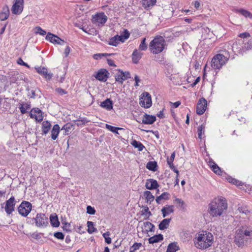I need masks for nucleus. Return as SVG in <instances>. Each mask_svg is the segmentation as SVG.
<instances>
[{
	"label": "nucleus",
	"instance_id": "nucleus-60",
	"mask_svg": "<svg viewBox=\"0 0 252 252\" xmlns=\"http://www.w3.org/2000/svg\"><path fill=\"white\" fill-rule=\"evenodd\" d=\"M71 128H72V125H69V124H66V125H64L63 126L62 129L65 130L66 132H68L71 130Z\"/></svg>",
	"mask_w": 252,
	"mask_h": 252
},
{
	"label": "nucleus",
	"instance_id": "nucleus-24",
	"mask_svg": "<svg viewBox=\"0 0 252 252\" xmlns=\"http://www.w3.org/2000/svg\"><path fill=\"white\" fill-rule=\"evenodd\" d=\"M100 106L110 111L113 109V102L110 99L107 98L100 103Z\"/></svg>",
	"mask_w": 252,
	"mask_h": 252
},
{
	"label": "nucleus",
	"instance_id": "nucleus-28",
	"mask_svg": "<svg viewBox=\"0 0 252 252\" xmlns=\"http://www.w3.org/2000/svg\"><path fill=\"white\" fill-rule=\"evenodd\" d=\"M9 15V10L8 7L6 6L3 8L2 11L0 13V20L4 21L6 20Z\"/></svg>",
	"mask_w": 252,
	"mask_h": 252
},
{
	"label": "nucleus",
	"instance_id": "nucleus-55",
	"mask_svg": "<svg viewBox=\"0 0 252 252\" xmlns=\"http://www.w3.org/2000/svg\"><path fill=\"white\" fill-rule=\"evenodd\" d=\"M109 55H110L107 53L95 54L94 55V58L95 60H98L99 59H101L103 57H106Z\"/></svg>",
	"mask_w": 252,
	"mask_h": 252
},
{
	"label": "nucleus",
	"instance_id": "nucleus-50",
	"mask_svg": "<svg viewBox=\"0 0 252 252\" xmlns=\"http://www.w3.org/2000/svg\"><path fill=\"white\" fill-rule=\"evenodd\" d=\"M34 33L41 35H44L46 34V32L43 30L41 27L37 26L34 28Z\"/></svg>",
	"mask_w": 252,
	"mask_h": 252
},
{
	"label": "nucleus",
	"instance_id": "nucleus-2",
	"mask_svg": "<svg viewBox=\"0 0 252 252\" xmlns=\"http://www.w3.org/2000/svg\"><path fill=\"white\" fill-rule=\"evenodd\" d=\"M195 247L201 250H205L212 246L214 242L213 234L206 231H201L196 234L193 239Z\"/></svg>",
	"mask_w": 252,
	"mask_h": 252
},
{
	"label": "nucleus",
	"instance_id": "nucleus-8",
	"mask_svg": "<svg viewBox=\"0 0 252 252\" xmlns=\"http://www.w3.org/2000/svg\"><path fill=\"white\" fill-rule=\"evenodd\" d=\"M107 19L104 13L99 12L92 16V22L94 24L103 26L106 22Z\"/></svg>",
	"mask_w": 252,
	"mask_h": 252
},
{
	"label": "nucleus",
	"instance_id": "nucleus-43",
	"mask_svg": "<svg viewBox=\"0 0 252 252\" xmlns=\"http://www.w3.org/2000/svg\"><path fill=\"white\" fill-rule=\"evenodd\" d=\"M157 163L156 161H149L147 163L146 168L153 171L157 170Z\"/></svg>",
	"mask_w": 252,
	"mask_h": 252
},
{
	"label": "nucleus",
	"instance_id": "nucleus-25",
	"mask_svg": "<svg viewBox=\"0 0 252 252\" xmlns=\"http://www.w3.org/2000/svg\"><path fill=\"white\" fill-rule=\"evenodd\" d=\"M234 11L236 13L241 14L246 18H249L252 19V14L249 11L245 10L243 8H237L234 10Z\"/></svg>",
	"mask_w": 252,
	"mask_h": 252
},
{
	"label": "nucleus",
	"instance_id": "nucleus-30",
	"mask_svg": "<svg viewBox=\"0 0 252 252\" xmlns=\"http://www.w3.org/2000/svg\"><path fill=\"white\" fill-rule=\"evenodd\" d=\"M179 249L178 243L177 242H173L169 244L167 247L166 252H176Z\"/></svg>",
	"mask_w": 252,
	"mask_h": 252
},
{
	"label": "nucleus",
	"instance_id": "nucleus-19",
	"mask_svg": "<svg viewBox=\"0 0 252 252\" xmlns=\"http://www.w3.org/2000/svg\"><path fill=\"white\" fill-rule=\"evenodd\" d=\"M244 241L245 236L242 234V233H241V231L239 229L236 232L235 236V242L236 244L240 247L244 244Z\"/></svg>",
	"mask_w": 252,
	"mask_h": 252
},
{
	"label": "nucleus",
	"instance_id": "nucleus-52",
	"mask_svg": "<svg viewBox=\"0 0 252 252\" xmlns=\"http://www.w3.org/2000/svg\"><path fill=\"white\" fill-rule=\"evenodd\" d=\"M142 244L140 243H135L130 249V252H134L135 251L138 250L141 246Z\"/></svg>",
	"mask_w": 252,
	"mask_h": 252
},
{
	"label": "nucleus",
	"instance_id": "nucleus-34",
	"mask_svg": "<svg viewBox=\"0 0 252 252\" xmlns=\"http://www.w3.org/2000/svg\"><path fill=\"white\" fill-rule=\"evenodd\" d=\"M169 196L170 195L168 192H163L156 198V201L158 204H159L161 203L162 200H166L169 199Z\"/></svg>",
	"mask_w": 252,
	"mask_h": 252
},
{
	"label": "nucleus",
	"instance_id": "nucleus-11",
	"mask_svg": "<svg viewBox=\"0 0 252 252\" xmlns=\"http://www.w3.org/2000/svg\"><path fill=\"white\" fill-rule=\"evenodd\" d=\"M34 219L37 227L46 226L48 223V218L44 214H37Z\"/></svg>",
	"mask_w": 252,
	"mask_h": 252
},
{
	"label": "nucleus",
	"instance_id": "nucleus-10",
	"mask_svg": "<svg viewBox=\"0 0 252 252\" xmlns=\"http://www.w3.org/2000/svg\"><path fill=\"white\" fill-rule=\"evenodd\" d=\"M140 104L142 107L149 108L152 105V99L151 95L147 92L142 94L140 98Z\"/></svg>",
	"mask_w": 252,
	"mask_h": 252
},
{
	"label": "nucleus",
	"instance_id": "nucleus-22",
	"mask_svg": "<svg viewBox=\"0 0 252 252\" xmlns=\"http://www.w3.org/2000/svg\"><path fill=\"white\" fill-rule=\"evenodd\" d=\"M143 53L138 49H135L132 54V60L134 63H137L143 56Z\"/></svg>",
	"mask_w": 252,
	"mask_h": 252
},
{
	"label": "nucleus",
	"instance_id": "nucleus-35",
	"mask_svg": "<svg viewBox=\"0 0 252 252\" xmlns=\"http://www.w3.org/2000/svg\"><path fill=\"white\" fill-rule=\"evenodd\" d=\"M50 220L51 224L53 226L58 227L59 226L60 222L56 215H51L50 217Z\"/></svg>",
	"mask_w": 252,
	"mask_h": 252
},
{
	"label": "nucleus",
	"instance_id": "nucleus-46",
	"mask_svg": "<svg viewBox=\"0 0 252 252\" xmlns=\"http://www.w3.org/2000/svg\"><path fill=\"white\" fill-rule=\"evenodd\" d=\"M205 126L204 125H200L197 128L198 137L202 139V136L204 134Z\"/></svg>",
	"mask_w": 252,
	"mask_h": 252
},
{
	"label": "nucleus",
	"instance_id": "nucleus-45",
	"mask_svg": "<svg viewBox=\"0 0 252 252\" xmlns=\"http://www.w3.org/2000/svg\"><path fill=\"white\" fill-rule=\"evenodd\" d=\"M87 226H88V232L90 234H92L93 233L97 231V229L96 228L94 227V223L92 221H88L87 222Z\"/></svg>",
	"mask_w": 252,
	"mask_h": 252
},
{
	"label": "nucleus",
	"instance_id": "nucleus-31",
	"mask_svg": "<svg viewBox=\"0 0 252 252\" xmlns=\"http://www.w3.org/2000/svg\"><path fill=\"white\" fill-rule=\"evenodd\" d=\"M51 124L49 122L43 121L42 124V131L43 134H46L49 131L51 128Z\"/></svg>",
	"mask_w": 252,
	"mask_h": 252
},
{
	"label": "nucleus",
	"instance_id": "nucleus-47",
	"mask_svg": "<svg viewBox=\"0 0 252 252\" xmlns=\"http://www.w3.org/2000/svg\"><path fill=\"white\" fill-rule=\"evenodd\" d=\"M144 225L145 228H147L146 230L147 231L152 232L154 231V228L155 226L153 224L151 223L149 221H146L144 223Z\"/></svg>",
	"mask_w": 252,
	"mask_h": 252
},
{
	"label": "nucleus",
	"instance_id": "nucleus-12",
	"mask_svg": "<svg viewBox=\"0 0 252 252\" xmlns=\"http://www.w3.org/2000/svg\"><path fill=\"white\" fill-rule=\"evenodd\" d=\"M24 0H15V2L11 8V11L13 14L19 15L23 10Z\"/></svg>",
	"mask_w": 252,
	"mask_h": 252
},
{
	"label": "nucleus",
	"instance_id": "nucleus-54",
	"mask_svg": "<svg viewBox=\"0 0 252 252\" xmlns=\"http://www.w3.org/2000/svg\"><path fill=\"white\" fill-rule=\"evenodd\" d=\"M174 199L173 202L175 204H179L180 207H183L185 204L183 200L182 199L177 198L176 197H174Z\"/></svg>",
	"mask_w": 252,
	"mask_h": 252
},
{
	"label": "nucleus",
	"instance_id": "nucleus-53",
	"mask_svg": "<svg viewBox=\"0 0 252 252\" xmlns=\"http://www.w3.org/2000/svg\"><path fill=\"white\" fill-rule=\"evenodd\" d=\"M62 224L63 225V228L64 230H65L66 231H70V227L71 225L69 223L65 222V221H62Z\"/></svg>",
	"mask_w": 252,
	"mask_h": 252
},
{
	"label": "nucleus",
	"instance_id": "nucleus-40",
	"mask_svg": "<svg viewBox=\"0 0 252 252\" xmlns=\"http://www.w3.org/2000/svg\"><path fill=\"white\" fill-rule=\"evenodd\" d=\"M105 127L109 131L115 133L116 134H119L118 130H123V128L115 127L111 125L106 124Z\"/></svg>",
	"mask_w": 252,
	"mask_h": 252
},
{
	"label": "nucleus",
	"instance_id": "nucleus-56",
	"mask_svg": "<svg viewBox=\"0 0 252 252\" xmlns=\"http://www.w3.org/2000/svg\"><path fill=\"white\" fill-rule=\"evenodd\" d=\"M87 213L90 215H94L95 213V210L92 206H88L87 207Z\"/></svg>",
	"mask_w": 252,
	"mask_h": 252
},
{
	"label": "nucleus",
	"instance_id": "nucleus-58",
	"mask_svg": "<svg viewBox=\"0 0 252 252\" xmlns=\"http://www.w3.org/2000/svg\"><path fill=\"white\" fill-rule=\"evenodd\" d=\"M55 91L60 95H63L67 94V92L61 88H56Z\"/></svg>",
	"mask_w": 252,
	"mask_h": 252
},
{
	"label": "nucleus",
	"instance_id": "nucleus-6",
	"mask_svg": "<svg viewBox=\"0 0 252 252\" xmlns=\"http://www.w3.org/2000/svg\"><path fill=\"white\" fill-rule=\"evenodd\" d=\"M243 42V45L241 47H239L237 43L233 46V49H237V52L242 55L247 51L252 50V37L249 40L244 39Z\"/></svg>",
	"mask_w": 252,
	"mask_h": 252
},
{
	"label": "nucleus",
	"instance_id": "nucleus-13",
	"mask_svg": "<svg viewBox=\"0 0 252 252\" xmlns=\"http://www.w3.org/2000/svg\"><path fill=\"white\" fill-rule=\"evenodd\" d=\"M35 69L38 74L43 76L47 80H50L53 77V73L49 72L46 67L36 66Z\"/></svg>",
	"mask_w": 252,
	"mask_h": 252
},
{
	"label": "nucleus",
	"instance_id": "nucleus-57",
	"mask_svg": "<svg viewBox=\"0 0 252 252\" xmlns=\"http://www.w3.org/2000/svg\"><path fill=\"white\" fill-rule=\"evenodd\" d=\"M54 236L59 240H63L64 239V235L62 232H57L54 234Z\"/></svg>",
	"mask_w": 252,
	"mask_h": 252
},
{
	"label": "nucleus",
	"instance_id": "nucleus-5",
	"mask_svg": "<svg viewBox=\"0 0 252 252\" xmlns=\"http://www.w3.org/2000/svg\"><path fill=\"white\" fill-rule=\"evenodd\" d=\"M130 33L127 30H124V32L120 35H117L112 37L109 41V44L116 46L120 42H124L129 37Z\"/></svg>",
	"mask_w": 252,
	"mask_h": 252
},
{
	"label": "nucleus",
	"instance_id": "nucleus-26",
	"mask_svg": "<svg viewBox=\"0 0 252 252\" xmlns=\"http://www.w3.org/2000/svg\"><path fill=\"white\" fill-rule=\"evenodd\" d=\"M60 130V127L59 125H55L51 130V138L53 140H56L58 136Z\"/></svg>",
	"mask_w": 252,
	"mask_h": 252
},
{
	"label": "nucleus",
	"instance_id": "nucleus-42",
	"mask_svg": "<svg viewBox=\"0 0 252 252\" xmlns=\"http://www.w3.org/2000/svg\"><path fill=\"white\" fill-rule=\"evenodd\" d=\"M131 144L134 148H137L139 151H142L145 148L144 146L141 142L135 140H133Z\"/></svg>",
	"mask_w": 252,
	"mask_h": 252
},
{
	"label": "nucleus",
	"instance_id": "nucleus-37",
	"mask_svg": "<svg viewBox=\"0 0 252 252\" xmlns=\"http://www.w3.org/2000/svg\"><path fill=\"white\" fill-rule=\"evenodd\" d=\"M31 108V105L29 103H21L20 104L19 109L22 114L27 113V110Z\"/></svg>",
	"mask_w": 252,
	"mask_h": 252
},
{
	"label": "nucleus",
	"instance_id": "nucleus-18",
	"mask_svg": "<svg viewBox=\"0 0 252 252\" xmlns=\"http://www.w3.org/2000/svg\"><path fill=\"white\" fill-rule=\"evenodd\" d=\"M130 74L128 72L119 71L115 75L116 81L122 84L123 82L128 78H129Z\"/></svg>",
	"mask_w": 252,
	"mask_h": 252
},
{
	"label": "nucleus",
	"instance_id": "nucleus-49",
	"mask_svg": "<svg viewBox=\"0 0 252 252\" xmlns=\"http://www.w3.org/2000/svg\"><path fill=\"white\" fill-rule=\"evenodd\" d=\"M227 181L234 185H235L237 186H240L242 185V183L239 181L236 180L234 178H233L231 177H228L227 179Z\"/></svg>",
	"mask_w": 252,
	"mask_h": 252
},
{
	"label": "nucleus",
	"instance_id": "nucleus-59",
	"mask_svg": "<svg viewBox=\"0 0 252 252\" xmlns=\"http://www.w3.org/2000/svg\"><path fill=\"white\" fill-rule=\"evenodd\" d=\"M74 124L77 126H80L84 125L86 123V121L85 120H77L74 121Z\"/></svg>",
	"mask_w": 252,
	"mask_h": 252
},
{
	"label": "nucleus",
	"instance_id": "nucleus-14",
	"mask_svg": "<svg viewBox=\"0 0 252 252\" xmlns=\"http://www.w3.org/2000/svg\"><path fill=\"white\" fill-rule=\"evenodd\" d=\"M30 116L31 118L34 119L38 122H41L43 119L42 112L41 110L38 108H32L30 111Z\"/></svg>",
	"mask_w": 252,
	"mask_h": 252
},
{
	"label": "nucleus",
	"instance_id": "nucleus-9",
	"mask_svg": "<svg viewBox=\"0 0 252 252\" xmlns=\"http://www.w3.org/2000/svg\"><path fill=\"white\" fill-rule=\"evenodd\" d=\"M15 204V198L14 196H12L6 201L4 206V204L1 205V208H4L6 214L9 215L14 211Z\"/></svg>",
	"mask_w": 252,
	"mask_h": 252
},
{
	"label": "nucleus",
	"instance_id": "nucleus-41",
	"mask_svg": "<svg viewBox=\"0 0 252 252\" xmlns=\"http://www.w3.org/2000/svg\"><path fill=\"white\" fill-rule=\"evenodd\" d=\"M237 211L242 215L248 216L250 214V211L248 209L246 206H239L237 208Z\"/></svg>",
	"mask_w": 252,
	"mask_h": 252
},
{
	"label": "nucleus",
	"instance_id": "nucleus-20",
	"mask_svg": "<svg viewBox=\"0 0 252 252\" xmlns=\"http://www.w3.org/2000/svg\"><path fill=\"white\" fill-rule=\"evenodd\" d=\"M145 187L146 189L152 190L157 189L159 187V185L156 180L149 179L146 181Z\"/></svg>",
	"mask_w": 252,
	"mask_h": 252
},
{
	"label": "nucleus",
	"instance_id": "nucleus-27",
	"mask_svg": "<svg viewBox=\"0 0 252 252\" xmlns=\"http://www.w3.org/2000/svg\"><path fill=\"white\" fill-rule=\"evenodd\" d=\"M209 165L210 166L211 168L214 173L218 175L220 174L221 170L220 168L213 160H210L209 161Z\"/></svg>",
	"mask_w": 252,
	"mask_h": 252
},
{
	"label": "nucleus",
	"instance_id": "nucleus-1",
	"mask_svg": "<svg viewBox=\"0 0 252 252\" xmlns=\"http://www.w3.org/2000/svg\"><path fill=\"white\" fill-rule=\"evenodd\" d=\"M228 208L226 199L221 196L214 198L209 204L208 212L212 217H220L225 214Z\"/></svg>",
	"mask_w": 252,
	"mask_h": 252
},
{
	"label": "nucleus",
	"instance_id": "nucleus-21",
	"mask_svg": "<svg viewBox=\"0 0 252 252\" xmlns=\"http://www.w3.org/2000/svg\"><path fill=\"white\" fill-rule=\"evenodd\" d=\"M156 120V117L154 116L145 114L142 118V123L146 125H151Z\"/></svg>",
	"mask_w": 252,
	"mask_h": 252
},
{
	"label": "nucleus",
	"instance_id": "nucleus-48",
	"mask_svg": "<svg viewBox=\"0 0 252 252\" xmlns=\"http://www.w3.org/2000/svg\"><path fill=\"white\" fill-rule=\"evenodd\" d=\"M147 45L146 44V38H143L139 46L138 50L140 51H145L147 49Z\"/></svg>",
	"mask_w": 252,
	"mask_h": 252
},
{
	"label": "nucleus",
	"instance_id": "nucleus-4",
	"mask_svg": "<svg viewBox=\"0 0 252 252\" xmlns=\"http://www.w3.org/2000/svg\"><path fill=\"white\" fill-rule=\"evenodd\" d=\"M165 41L161 36H156L149 44V49L154 54L161 53L164 49Z\"/></svg>",
	"mask_w": 252,
	"mask_h": 252
},
{
	"label": "nucleus",
	"instance_id": "nucleus-16",
	"mask_svg": "<svg viewBox=\"0 0 252 252\" xmlns=\"http://www.w3.org/2000/svg\"><path fill=\"white\" fill-rule=\"evenodd\" d=\"M45 39L46 40L49 41L53 44H57L59 45H63L65 43L64 41L61 39L57 35L53 34L50 32H48L46 36Z\"/></svg>",
	"mask_w": 252,
	"mask_h": 252
},
{
	"label": "nucleus",
	"instance_id": "nucleus-29",
	"mask_svg": "<svg viewBox=\"0 0 252 252\" xmlns=\"http://www.w3.org/2000/svg\"><path fill=\"white\" fill-rule=\"evenodd\" d=\"M171 219H163L158 225V228L160 230H164L167 228L169 225Z\"/></svg>",
	"mask_w": 252,
	"mask_h": 252
},
{
	"label": "nucleus",
	"instance_id": "nucleus-32",
	"mask_svg": "<svg viewBox=\"0 0 252 252\" xmlns=\"http://www.w3.org/2000/svg\"><path fill=\"white\" fill-rule=\"evenodd\" d=\"M163 239V235L161 234H158L154 235V236L151 237L149 238V242L150 244H154L158 243L160 241L162 240Z\"/></svg>",
	"mask_w": 252,
	"mask_h": 252
},
{
	"label": "nucleus",
	"instance_id": "nucleus-64",
	"mask_svg": "<svg viewBox=\"0 0 252 252\" xmlns=\"http://www.w3.org/2000/svg\"><path fill=\"white\" fill-rule=\"evenodd\" d=\"M70 50H71V49H70V47H69L68 46L66 47V48L64 50V54L65 55V57H67L68 56V55L69 54V53L70 52Z\"/></svg>",
	"mask_w": 252,
	"mask_h": 252
},
{
	"label": "nucleus",
	"instance_id": "nucleus-7",
	"mask_svg": "<svg viewBox=\"0 0 252 252\" xmlns=\"http://www.w3.org/2000/svg\"><path fill=\"white\" fill-rule=\"evenodd\" d=\"M32 205L28 202L23 201L18 208L19 213L23 217H27L32 210Z\"/></svg>",
	"mask_w": 252,
	"mask_h": 252
},
{
	"label": "nucleus",
	"instance_id": "nucleus-33",
	"mask_svg": "<svg viewBox=\"0 0 252 252\" xmlns=\"http://www.w3.org/2000/svg\"><path fill=\"white\" fill-rule=\"evenodd\" d=\"M170 79L176 85L182 84L181 77L178 74H171Z\"/></svg>",
	"mask_w": 252,
	"mask_h": 252
},
{
	"label": "nucleus",
	"instance_id": "nucleus-44",
	"mask_svg": "<svg viewBox=\"0 0 252 252\" xmlns=\"http://www.w3.org/2000/svg\"><path fill=\"white\" fill-rule=\"evenodd\" d=\"M144 196L147 201V202L151 203L154 199V196L152 195L150 191H145L144 192Z\"/></svg>",
	"mask_w": 252,
	"mask_h": 252
},
{
	"label": "nucleus",
	"instance_id": "nucleus-39",
	"mask_svg": "<svg viewBox=\"0 0 252 252\" xmlns=\"http://www.w3.org/2000/svg\"><path fill=\"white\" fill-rule=\"evenodd\" d=\"M141 214L143 216H144L145 220L149 219V217L152 216V213L149 211V208L147 206H144L143 207V209L141 211Z\"/></svg>",
	"mask_w": 252,
	"mask_h": 252
},
{
	"label": "nucleus",
	"instance_id": "nucleus-61",
	"mask_svg": "<svg viewBox=\"0 0 252 252\" xmlns=\"http://www.w3.org/2000/svg\"><path fill=\"white\" fill-rule=\"evenodd\" d=\"M17 63L20 65L26 66L28 68H30V66L27 63H25L21 58H19L17 60Z\"/></svg>",
	"mask_w": 252,
	"mask_h": 252
},
{
	"label": "nucleus",
	"instance_id": "nucleus-62",
	"mask_svg": "<svg viewBox=\"0 0 252 252\" xmlns=\"http://www.w3.org/2000/svg\"><path fill=\"white\" fill-rule=\"evenodd\" d=\"M239 36L241 38H246L250 37V34L248 32H245L240 33L239 35Z\"/></svg>",
	"mask_w": 252,
	"mask_h": 252
},
{
	"label": "nucleus",
	"instance_id": "nucleus-17",
	"mask_svg": "<svg viewBox=\"0 0 252 252\" xmlns=\"http://www.w3.org/2000/svg\"><path fill=\"white\" fill-rule=\"evenodd\" d=\"M207 101L205 99L202 98H201L197 104L196 107V113L198 115L203 114L206 110L207 107Z\"/></svg>",
	"mask_w": 252,
	"mask_h": 252
},
{
	"label": "nucleus",
	"instance_id": "nucleus-23",
	"mask_svg": "<svg viewBox=\"0 0 252 252\" xmlns=\"http://www.w3.org/2000/svg\"><path fill=\"white\" fill-rule=\"evenodd\" d=\"M174 206L173 205H166L161 209V212L163 218L168 216L174 212Z\"/></svg>",
	"mask_w": 252,
	"mask_h": 252
},
{
	"label": "nucleus",
	"instance_id": "nucleus-3",
	"mask_svg": "<svg viewBox=\"0 0 252 252\" xmlns=\"http://www.w3.org/2000/svg\"><path fill=\"white\" fill-rule=\"evenodd\" d=\"M229 52L224 51L215 56L211 62V66L215 69H220L224 65L229 58Z\"/></svg>",
	"mask_w": 252,
	"mask_h": 252
},
{
	"label": "nucleus",
	"instance_id": "nucleus-38",
	"mask_svg": "<svg viewBox=\"0 0 252 252\" xmlns=\"http://www.w3.org/2000/svg\"><path fill=\"white\" fill-rule=\"evenodd\" d=\"M241 233L244 234L245 237L251 236L252 232V229L249 227L242 226L239 228Z\"/></svg>",
	"mask_w": 252,
	"mask_h": 252
},
{
	"label": "nucleus",
	"instance_id": "nucleus-36",
	"mask_svg": "<svg viewBox=\"0 0 252 252\" xmlns=\"http://www.w3.org/2000/svg\"><path fill=\"white\" fill-rule=\"evenodd\" d=\"M156 1V0H142V3L145 8H148L154 6Z\"/></svg>",
	"mask_w": 252,
	"mask_h": 252
},
{
	"label": "nucleus",
	"instance_id": "nucleus-63",
	"mask_svg": "<svg viewBox=\"0 0 252 252\" xmlns=\"http://www.w3.org/2000/svg\"><path fill=\"white\" fill-rule=\"evenodd\" d=\"M134 80H135V84H134V86H135V87L138 86H139L138 83H139V82H140L141 80H140V79L139 78V77L137 75H135V76H134Z\"/></svg>",
	"mask_w": 252,
	"mask_h": 252
},
{
	"label": "nucleus",
	"instance_id": "nucleus-51",
	"mask_svg": "<svg viewBox=\"0 0 252 252\" xmlns=\"http://www.w3.org/2000/svg\"><path fill=\"white\" fill-rule=\"evenodd\" d=\"M110 235L109 232H106L103 234L102 236L105 239V241L107 244H110L111 243V239L109 236Z\"/></svg>",
	"mask_w": 252,
	"mask_h": 252
},
{
	"label": "nucleus",
	"instance_id": "nucleus-15",
	"mask_svg": "<svg viewBox=\"0 0 252 252\" xmlns=\"http://www.w3.org/2000/svg\"><path fill=\"white\" fill-rule=\"evenodd\" d=\"M109 72L105 69H100L96 72L94 75V77L98 80L105 82L108 77Z\"/></svg>",
	"mask_w": 252,
	"mask_h": 252
}]
</instances>
